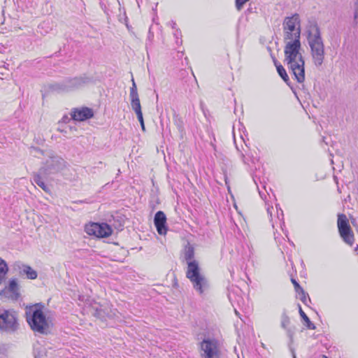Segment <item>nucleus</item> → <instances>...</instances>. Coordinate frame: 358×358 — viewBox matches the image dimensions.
<instances>
[{
  "label": "nucleus",
  "mask_w": 358,
  "mask_h": 358,
  "mask_svg": "<svg viewBox=\"0 0 358 358\" xmlns=\"http://www.w3.org/2000/svg\"><path fill=\"white\" fill-rule=\"evenodd\" d=\"M301 48V41L296 40L295 41H287L284 49V63L292 71L299 83H302L305 80V61L300 52Z\"/></svg>",
  "instance_id": "obj_1"
},
{
  "label": "nucleus",
  "mask_w": 358,
  "mask_h": 358,
  "mask_svg": "<svg viewBox=\"0 0 358 358\" xmlns=\"http://www.w3.org/2000/svg\"><path fill=\"white\" fill-rule=\"evenodd\" d=\"M306 33L313 63L319 68L324 61L325 48L320 28L316 21H309L306 27Z\"/></svg>",
  "instance_id": "obj_2"
},
{
  "label": "nucleus",
  "mask_w": 358,
  "mask_h": 358,
  "mask_svg": "<svg viewBox=\"0 0 358 358\" xmlns=\"http://www.w3.org/2000/svg\"><path fill=\"white\" fill-rule=\"evenodd\" d=\"M40 303H36L26 311L27 321L31 329L37 333L47 334L50 331V325L44 315Z\"/></svg>",
  "instance_id": "obj_3"
},
{
  "label": "nucleus",
  "mask_w": 358,
  "mask_h": 358,
  "mask_svg": "<svg viewBox=\"0 0 358 358\" xmlns=\"http://www.w3.org/2000/svg\"><path fill=\"white\" fill-rule=\"evenodd\" d=\"M91 81V78L86 76H82L66 79L61 83L53 85L51 88L57 92H69L82 87L90 83Z\"/></svg>",
  "instance_id": "obj_4"
},
{
  "label": "nucleus",
  "mask_w": 358,
  "mask_h": 358,
  "mask_svg": "<svg viewBox=\"0 0 358 358\" xmlns=\"http://www.w3.org/2000/svg\"><path fill=\"white\" fill-rule=\"evenodd\" d=\"M200 358H222L219 343L215 339H203L200 343Z\"/></svg>",
  "instance_id": "obj_5"
},
{
  "label": "nucleus",
  "mask_w": 358,
  "mask_h": 358,
  "mask_svg": "<svg viewBox=\"0 0 358 358\" xmlns=\"http://www.w3.org/2000/svg\"><path fill=\"white\" fill-rule=\"evenodd\" d=\"M19 324L14 311L3 310L0 314V331L13 333L17 330Z\"/></svg>",
  "instance_id": "obj_6"
},
{
  "label": "nucleus",
  "mask_w": 358,
  "mask_h": 358,
  "mask_svg": "<svg viewBox=\"0 0 358 358\" xmlns=\"http://www.w3.org/2000/svg\"><path fill=\"white\" fill-rule=\"evenodd\" d=\"M338 228L339 234L343 238V241L352 245L355 238L354 234L349 224V221L344 214H340L338 216Z\"/></svg>",
  "instance_id": "obj_7"
},
{
  "label": "nucleus",
  "mask_w": 358,
  "mask_h": 358,
  "mask_svg": "<svg viewBox=\"0 0 358 358\" xmlns=\"http://www.w3.org/2000/svg\"><path fill=\"white\" fill-rule=\"evenodd\" d=\"M64 166V160L60 157L54 156L48 159L38 171H41V173H44L48 176L51 174L58 173L62 170Z\"/></svg>",
  "instance_id": "obj_8"
},
{
  "label": "nucleus",
  "mask_w": 358,
  "mask_h": 358,
  "mask_svg": "<svg viewBox=\"0 0 358 358\" xmlns=\"http://www.w3.org/2000/svg\"><path fill=\"white\" fill-rule=\"evenodd\" d=\"M85 231L90 236L93 235L98 238H104L111 235L113 230L106 223L92 222L85 225Z\"/></svg>",
  "instance_id": "obj_9"
},
{
  "label": "nucleus",
  "mask_w": 358,
  "mask_h": 358,
  "mask_svg": "<svg viewBox=\"0 0 358 358\" xmlns=\"http://www.w3.org/2000/svg\"><path fill=\"white\" fill-rule=\"evenodd\" d=\"M2 298L16 301L20 297V286L16 279H11L7 287L0 292Z\"/></svg>",
  "instance_id": "obj_10"
},
{
  "label": "nucleus",
  "mask_w": 358,
  "mask_h": 358,
  "mask_svg": "<svg viewBox=\"0 0 358 358\" xmlns=\"http://www.w3.org/2000/svg\"><path fill=\"white\" fill-rule=\"evenodd\" d=\"M154 224L159 234L165 235L166 234V217L163 211L159 210L156 213L154 217Z\"/></svg>",
  "instance_id": "obj_11"
},
{
  "label": "nucleus",
  "mask_w": 358,
  "mask_h": 358,
  "mask_svg": "<svg viewBox=\"0 0 358 358\" xmlns=\"http://www.w3.org/2000/svg\"><path fill=\"white\" fill-rule=\"evenodd\" d=\"M71 118L76 121H85L94 116L91 108L85 107L82 108H73L71 112Z\"/></svg>",
  "instance_id": "obj_12"
},
{
  "label": "nucleus",
  "mask_w": 358,
  "mask_h": 358,
  "mask_svg": "<svg viewBox=\"0 0 358 358\" xmlns=\"http://www.w3.org/2000/svg\"><path fill=\"white\" fill-rule=\"evenodd\" d=\"M283 30H288L290 31L301 32L300 20L298 14H294L290 17H286L283 21Z\"/></svg>",
  "instance_id": "obj_13"
},
{
  "label": "nucleus",
  "mask_w": 358,
  "mask_h": 358,
  "mask_svg": "<svg viewBox=\"0 0 358 358\" xmlns=\"http://www.w3.org/2000/svg\"><path fill=\"white\" fill-rule=\"evenodd\" d=\"M189 280L192 282L193 287L200 294H202L208 287V281L202 274L197 275L196 277H192V278H189Z\"/></svg>",
  "instance_id": "obj_14"
},
{
  "label": "nucleus",
  "mask_w": 358,
  "mask_h": 358,
  "mask_svg": "<svg viewBox=\"0 0 358 358\" xmlns=\"http://www.w3.org/2000/svg\"><path fill=\"white\" fill-rule=\"evenodd\" d=\"M267 213L270 217V221L272 223L273 228L275 227V224L281 225L283 221V212L281 210L280 214L278 213V207L274 208L273 206L267 207Z\"/></svg>",
  "instance_id": "obj_15"
},
{
  "label": "nucleus",
  "mask_w": 358,
  "mask_h": 358,
  "mask_svg": "<svg viewBox=\"0 0 358 358\" xmlns=\"http://www.w3.org/2000/svg\"><path fill=\"white\" fill-rule=\"evenodd\" d=\"M290 320L285 311L281 315V327L286 330L287 335L289 338L290 343L293 342V336L296 331L294 327H289Z\"/></svg>",
  "instance_id": "obj_16"
},
{
  "label": "nucleus",
  "mask_w": 358,
  "mask_h": 358,
  "mask_svg": "<svg viewBox=\"0 0 358 358\" xmlns=\"http://www.w3.org/2000/svg\"><path fill=\"white\" fill-rule=\"evenodd\" d=\"M47 177L48 176L45 175L44 173H41V171H38V172H34L32 173V181L38 186H39L44 192L50 194V188L43 181V178Z\"/></svg>",
  "instance_id": "obj_17"
},
{
  "label": "nucleus",
  "mask_w": 358,
  "mask_h": 358,
  "mask_svg": "<svg viewBox=\"0 0 358 358\" xmlns=\"http://www.w3.org/2000/svg\"><path fill=\"white\" fill-rule=\"evenodd\" d=\"M19 273L20 275H26L28 279L30 280H34L36 279L38 277L37 272L34 270L30 266L24 264H20L17 265Z\"/></svg>",
  "instance_id": "obj_18"
},
{
  "label": "nucleus",
  "mask_w": 358,
  "mask_h": 358,
  "mask_svg": "<svg viewBox=\"0 0 358 358\" xmlns=\"http://www.w3.org/2000/svg\"><path fill=\"white\" fill-rule=\"evenodd\" d=\"M201 273L198 262L196 260L188 262L187 271L186 272L187 278L189 279Z\"/></svg>",
  "instance_id": "obj_19"
},
{
  "label": "nucleus",
  "mask_w": 358,
  "mask_h": 358,
  "mask_svg": "<svg viewBox=\"0 0 358 358\" xmlns=\"http://www.w3.org/2000/svg\"><path fill=\"white\" fill-rule=\"evenodd\" d=\"M284 31V41L285 43L287 41H295L296 40H298L300 41V35L301 33L299 31H290L288 30H283Z\"/></svg>",
  "instance_id": "obj_20"
},
{
  "label": "nucleus",
  "mask_w": 358,
  "mask_h": 358,
  "mask_svg": "<svg viewBox=\"0 0 358 358\" xmlns=\"http://www.w3.org/2000/svg\"><path fill=\"white\" fill-rule=\"evenodd\" d=\"M194 257V248L189 243L187 244L184 249V258L187 262L193 261Z\"/></svg>",
  "instance_id": "obj_21"
},
{
  "label": "nucleus",
  "mask_w": 358,
  "mask_h": 358,
  "mask_svg": "<svg viewBox=\"0 0 358 358\" xmlns=\"http://www.w3.org/2000/svg\"><path fill=\"white\" fill-rule=\"evenodd\" d=\"M299 314L301 317V318L304 321V325L308 329H315V325L310 320L308 317L306 315V314L303 311L301 306H299Z\"/></svg>",
  "instance_id": "obj_22"
},
{
  "label": "nucleus",
  "mask_w": 358,
  "mask_h": 358,
  "mask_svg": "<svg viewBox=\"0 0 358 358\" xmlns=\"http://www.w3.org/2000/svg\"><path fill=\"white\" fill-rule=\"evenodd\" d=\"M131 98V105L132 109L137 114L138 113H141V106L140 103V99L138 96L130 97Z\"/></svg>",
  "instance_id": "obj_23"
},
{
  "label": "nucleus",
  "mask_w": 358,
  "mask_h": 358,
  "mask_svg": "<svg viewBox=\"0 0 358 358\" xmlns=\"http://www.w3.org/2000/svg\"><path fill=\"white\" fill-rule=\"evenodd\" d=\"M8 272V266L5 260L0 257V278H4Z\"/></svg>",
  "instance_id": "obj_24"
},
{
  "label": "nucleus",
  "mask_w": 358,
  "mask_h": 358,
  "mask_svg": "<svg viewBox=\"0 0 358 358\" xmlns=\"http://www.w3.org/2000/svg\"><path fill=\"white\" fill-rule=\"evenodd\" d=\"M277 71L282 79L288 85V82L289 80V76H287L285 69L281 64L277 66Z\"/></svg>",
  "instance_id": "obj_25"
},
{
  "label": "nucleus",
  "mask_w": 358,
  "mask_h": 358,
  "mask_svg": "<svg viewBox=\"0 0 358 358\" xmlns=\"http://www.w3.org/2000/svg\"><path fill=\"white\" fill-rule=\"evenodd\" d=\"M132 87L130 89V97H135L138 96V92H137V87L136 85V83L134 82V80L132 78Z\"/></svg>",
  "instance_id": "obj_26"
},
{
  "label": "nucleus",
  "mask_w": 358,
  "mask_h": 358,
  "mask_svg": "<svg viewBox=\"0 0 358 358\" xmlns=\"http://www.w3.org/2000/svg\"><path fill=\"white\" fill-rule=\"evenodd\" d=\"M291 281H292V284L294 285L295 292L297 294L299 292H303V289L300 286V285L297 282V281L295 279L292 278Z\"/></svg>",
  "instance_id": "obj_27"
},
{
  "label": "nucleus",
  "mask_w": 358,
  "mask_h": 358,
  "mask_svg": "<svg viewBox=\"0 0 358 358\" xmlns=\"http://www.w3.org/2000/svg\"><path fill=\"white\" fill-rule=\"evenodd\" d=\"M249 0H236V7L238 10H241L243 5Z\"/></svg>",
  "instance_id": "obj_28"
},
{
  "label": "nucleus",
  "mask_w": 358,
  "mask_h": 358,
  "mask_svg": "<svg viewBox=\"0 0 358 358\" xmlns=\"http://www.w3.org/2000/svg\"><path fill=\"white\" fill-rule=\"evenodd\" d=\"M298 295L301 301L306 304L307 302V294L305 292V291L303 289V292H299Z\"/></svg>",
  "instance_id": "obj_29"
},
{
  "label": "nucleus",
  "mask_w": 358,
  "mask_h": 358,
  "mask_svg": "<svg viewBox=\"0 0 358 358\" xmlns=\"http://www.w3.org/2000/svg\"><path fill=\"white\" fill-rule=\"evenodd\" d=\"M136 115H137L138 121L141 123V128L144 131L145 130V125H144V121H143V117L142 112L141 113H138L136 114Z\"/></svg>",
  "instance_id": "obj_30"
},
{
  "label": "nucleus",
  "mask_w": 358,
  "mask_h": 358,
  "mask_svg": "<svg viewBox=\"0 0 358 358\" xmlns=\"http://www.w3.org/2000/svg\"><path fill=\"white\" fill-rule=\"evenodd\" d=\"M354 18L355 20L358 19V1L355 3V13H354Z\"/></svg>",
  "instance_id": "obj_31"
},
{
  "label": "nucleus",
  "mask_w": 358,
  "mask_h": 358,
  "mask_svg": "<svg viewBox=\"0 0 358 358\" xmlns=\"http://www.w3.org/2000/svg\"><path fill=\"white\" fill-rule=\"evenodd\" d=\"M0 69H1V71H0L1 75L4 76V75L7 74V71H8L7 69L1 68V67H0Z\"/></svg>",
  "instance_id": "obj_32"
},
{
  "label": "nucleus",
  "mask_w": 358,
  "mask_h": 358,
  "mask_svg": "<svg viewBox=\"0 0 358 358\" xmlns=\"http://www.w3.org/2000/svg\"><path fill=\"white\" fill-rule=\"evenodd\" d=\"M67 120H69V117H68L67 116H64V117H63V118H62V121H63L64 122H66V121H67Z\"/></svg>",
  "instance_id": "obj_33"
},
{
  "label": "nucleus",
  "mask_w": 358,
  "mask_h": 358,
  "mask_svg": "<svg viewBox=\"0 0 358 358\" xmlns=\"http://www.w3.org/2000/svg\"><path fill=\"white\" fill-rule=\"evenodd\" d=\"M273 62H274V64H275L276 67H277V66H278L280 64L278 63V62L275 58H273Z\"/></svg>",
  "instance_id": "obj_34"
},
{
  "label": "nucleus",
  "mask_w": 358,
  "mask_h": 358,
  "mask_svg": "<svg viewBox=\"0 0 358 358\" xmlns=\"http://www.w3.org/2000/svg\"><path fill=\"white\" fill-rule=\"evenodd\" d=\"M59 131L60 132L66 133V131L65 130H62V129H59Z\"/></svg>",
  "instance_id": "obj_35"
},
{
  "label": "nucleus",
  "mask_w": 358,
  "mask_h": 358,
  "mask_svg": "<svg viewBox=\"0 0 358 358\" xmlns=\"http://www.w3.org/2000/svg\"><path fill=\"white\" fill-rule=\"evenodd\" d=\"M322 358H328V357L327 356H325V355H323Z\"/></svg>",
  "instance_id": "obj_36"
},
{
  "label": "nucleus",
  "mask_w": 358,
  "mask_h": 358,
  "mask_svg": "<svg viewBox=\"0 0 358 358\" xmlns=\"http://www.w3.org/2000/svg\"><path fill=\"white\" fill-rule=\"evenodd\" d=\"M293 357H294V358H296V356L294 352H293Z\"/></svg>",
  "instance_id": "obj_37"
},
{
  "label": "nucleus",
  "mask_w": 358,
  "mask_h": 358,
  "mask_svg": "<svg viewBox=\"0 0 358 358\" xmlns=\"http://www.w3.org/2000/svg\"><path fill=\"white\" fill-rule=\"evenodd\" d=\"M35 358H36V357H35Z\"/></svg>",
  "instance_id": "obj_38"
}]
</instances>
